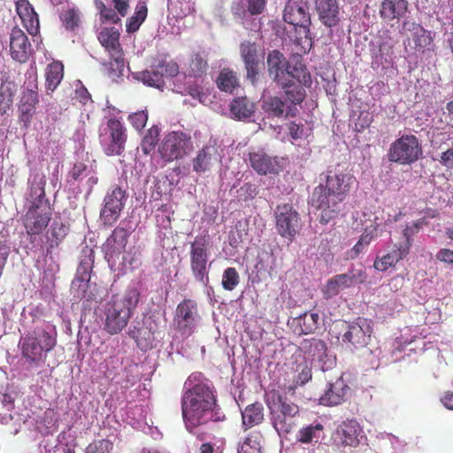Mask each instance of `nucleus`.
<instances>
[{"mask_svg": "<svg viewBox=\"0 0 453 453\" xmlns=\"http://www.w3.org/2000/svg\"><path fill=\"white\" fill-rule=\"evenodd\" d=\"M185 387H188L181 396V414L185 426L189 433L203 441V435L196 434L194 430L214 420L217 399L210 381L203 380V374L200 372L188 376Z\"/></svg>", "mask_w": 453, "mask_h": 453, "instance_id": "obj_1", "label": "nucleus"}, {"mask_svg": "<svg viewBox=\"0 0 453 453\" xmlns=\"http://www.w3.org/2000/svg\"><path fill=\"white\" fill-rule=\"evenodd\" d=\"M356 179L349 173H330L326 185L315 187L311 194V205L321 211L320 223L326 225L336 218L340 204L347 198Z\"/></svg>", "mask_w": 453, "mask_h": 453, "instance_id": "obj_2", "label": "nucleus"}, {"mask_svg": "<svg viewBox=\"0 0 453 453\" xmlns=\"http://www.w3.org/2000/svg\"><path fill=\"white\" fill-rule=\"evenodd\" d=\"M138 302L139 293L134 288L122 296H113L104 306L103 329L110 335L119 334L127 326Z\"/></svg>", "mask_w": 453, "mask_h": 453, "instance_id": "obj_3", "label": "nucleus"}, {"mask_svg": "<svg viewBox=\"0 0 453 453\" xmlns=\"http://www.w3.org/2000/svg\"><path fill=\"white\" fill-rule=\"evenodd\" d=\"M265 402L270 411L273 427L279 434H289L296 425L298 406L277 390H272L265 395Z\"/></svg>", "mask_w": 453, "mask_h": 453, "instance_id": "obj_4", "label": "nucleus"}, {"mask_svg": "<svg viewBox=\"0 0 453 453\" xmlns=\"http://www.w3.org/2000/svg\"><path fill=\"white\" fill-rule=\"evenodd\" d=\"M56 346V333L43 327H37L19 341L22 357L30 365H37Z\"/></svg>", "mask_w": 453, "mask_h": 453, "instance_id": "obj_5", "label": "nucleus"}, {"mask_svg": "<svg viewBox=\"0 0 453 453\" xmlns=\"http://www.w3.org/2000/svg\"><path fill=\"white\" fill-rule=\"evenodd\" d=\"M283 21L296 29V36L293 41L296 44L303 42L311 43V30L309 29L311 25V13L309 12L307 0H288L283 9Z\"/></svg>", "mask_w": 453, "mask_h": 453, "instance_id": "obj_6", "label": "nucleus"}, {"mask_svg": "<svg viewBox=\"0 0 453 453\" xmlns=\"http://www.w3.org/2000/svg\"><path fill=\"white\" fill-rule=\"evenodd\" d=\"M210 236L196 235L189 247V268L195 280L203 285L208 283V258Z\"/></svg>", "mask_w": 453, "mask_h": 453, "instance_id": "obj_7", "label": "nucleus"}, {"mask_svg": "<svg viewBox=\"0 0 453 453\" xmlns=\"http://www.w3.org/2000/svg\"><path fill=\"white\" fill-rule=\"evenodd\" d=\"M420 155L421 146L418 138L415 134H402L390 144L388 160L407 165L418 161Z\"/></svg>", "mask_w": 453, "mask_h": 453, "instance_id": "obj_8", "label": "nucleus"}, {"mask_svg": "<svg viewBox=\"0 0 453 453\" xmlns=\"http://www.w3.org/2000/svg\"><path fill=\"white\" fill-rule=\"evenodd\" d=\"M127 134L124 124L112 118L106 121V127L99 133V142L104 154L109 157L120 156L124 152Z\"/></svg>", "mask_w": 453, "mask_h": 453, "instance_id": "obj_9", "label": "nucleus"}, {"mask_svg": "<svg viewBox=\"0 0 453 453\" xmlns=\"http://www.w3.org/2000/svg\"><path fill=\"white\" fill-rule=\"evenodd\" d=\"M191 150L190 135L180 130L166 134L158 146L160 157L167 163L184 158Z\"/></svg>", "mask_w": 453, "mask_h": 453, "instance_id": "obj_10", "label": "nucleus"}, {"mask_svg": "<svg viewBox=\"0 0 453 453\" xmlns=\"http://www.w3.org/2000/svg\"><path fill=\"white\" fill-rule=\"evenodd\" d=\"M97 39L111 58V60L105 64L109 75H120L124 70V58L119 42V32L114 27L102 28Z\"/></svg>", "mask_w": 453, "mask_h": 453, "instance_id": "obj_11", "label": "nucleus"}, {"mask_svg": "<svg viewBox=\"0 0 453 453\" xmlns=\"http://www.w3.org/2000/svg\"><path fill=\"white\" fill-rule=\"evenodd\" d=\"M275 229L278 234L293 241L302 228L300 214L290 203L276 205L274 211Z\"/></svg>", "mask_w": 453, "mask_h": 453, "instance_id": "obj_12", "label": "nucleus"}, {"mask_svg": "<svg viewBox=\"0 0 453 453\" xmlns=\"http://www.w3.org/2000/svg\"><path fill=\"white\" fill-rule=\"evenodd\" d=\"M199 320L200 316L195 300L184 299L177 305L176 311H174L173 326L180 335L188 338L193 334Z\"/></svg>", "mask_w": 453, "mask_h": 453, "instance_id": "obj_13", "label": "nucleus"}, {"mask_svg": "<svg viewBox=\"0 0 453 453\" xmlns=\"http://www.w3.org/2000/svg\"><path fill=\"white\" fill-rule=\"evenodd\" d=\"M127 193L119 186H112L103 200V207L99 211V219L103 225L112 226L119 219L120 211L124 208Z\"/></svg>", "mask_w": 453, "mask_h": 453, "instance_id": "obj_14", "label": "nucleus"}, {"mask_svg": "<svg viewBox=\"0 0 453 453\" xmlns=\"http://www.w3.org/2000/svg\"><path fill=\"white\" fill-rule=\"evenodd\" d=\"M50 205L28 206L22 216L23 227L28 236H36L43 233L51 220Z\"/></svg>", "mask_w": 453, "mask_h": 453, "instance_id": "obj_15", "label": "nucleus"}, {"mask_svg": "<svg viewBox=\"0 0 453 453\" xmlns=\"http://www.w3.org/2000/svg\"><path fill=\"white\" fill-rule=\"evenodd\" d=\"M37 88L36 77L30 75L28 81H26V88L23 89L18 104L19 119L25 127H27L33 119L38 104Z\"/></svg>", "mask_w": 453, "mask_h": 453, "instance_id": "obj_16", "label": "nucleus"}, {"mask_svg": "<svg viewBox=\"0 0 453 453\" xmlns=\"http://www.w3.org/2000/svg\"><path fill=\"white\" fill-rule=\"evenodd\" d=\"M372 333V322L365 318H358L357 321L347 326V331L342 334V342L355 349H362L369 342Z\"/></svg>", "mask_w": 453, "mask_h": 453, "instance_id": "obj_17", "label": "nucleus"}, {"mask_svg": "<svg viewBox=\"0 0 453 453\" xmlns=\"http://www.w3.org/2000/svg\"><path fill=\"white\" fill-rule=\"evenodd\" d=\"M8 46L12 59L21 64L29 59L31 51H33L27 35L17 26H14L9 33Z\"/></svg>", "mask_w": 453, "mask_h": 453, "instance_id": "obj_18", "label": "nucleus"}, {"mask_svg": "<svg viewBox=\"0 0 453 453\" xmlns=\"http://www.w3.org/2000/svg\"><path fill=\"white\" fill-rule=\"evenodd\" d=\"M249 160L250 167L260 175L278 174L282 169L280 159L267 155L264 150L250 152Z\"/></svg>", "mask_w": 453, "mask_h": 453, "instance_id": "obj_19", "label": "nucleus"}, {"mask_svg": "<svg viewBox=\"0 0 453 453\" xmlns=\"http://www.w3.org/2000/svg\"><path fill=\"white\" fill-rule=\"evenodd\" d=\"M241 56L245 65L246 79L255 84L260 72L261 58L257 53V44L250 42H243L241 44Z\"/></svg>", "mask_w": 453, "mask_h": 453, "instance_id": "obj_20", "label": "nucleus"}, {"mask_svg": "<svg viewBox=\"0 0 453 453\" xmlns=\"http://www.w3.org/2000/svg\"><path fill=\"white\" fill-rule=\"evenodd\" d=\"M261 109L273 118L295 117L297 114L296 105L276 96H265L261 99Z\"/></svg>", "mask_w": 453, "mask_h": 453, "instance_id": "obj_21", "label": "nucleus"}, {"mask_svg": "<svg viewBox=\"0 0 453 453\" xmlns=\"http://www.w3.org/2000/svg\"><path fill=\"white\" fill-rule=\"evenodd\" d=\"M362 426L355 419H347L337 426L335 441L342 447L357 448L359 444V436Z\"/></svg>", "mask_w": 453, "mask_h": 453, "instance_id": "obj_22", "label": "nucleus"}, {"mask_svg": "<svg viewBox=\"0 0 453 453\" xmlns=\"http://www.w3.org/2000/svg\"><path fill=\"white\" fill-rule=\"evenodd\" d=\"M15 10L28 35L32 36L39 35L40 20L33 5L27 0H19L15 3Z\"/></svg>", "mask_w": 453, "mask_h": 453, "instance_id": "obj_23", "label": "nucleus"}, {"mask_svg": "<svg viewBox=\"0 0 453 453\" xmlns=\"http://www.w3.org/2000/svg\"><path fill=\"white\" fill-rule=\"evenodd\" d=\"M153 321L151 318L143 321L142 326H131L127 335L134 342H136L138 348L142 349L151 348L152 342L155 340L156 328L152 326Z\"/></svg>", "mask_w": 453, "mask_h": 453, "instance_id": "obj_24", "label": "nucleus"}, {"mask_svg": "<svg viewBox=\"0 0 453 453\" xmlns=\"http://www.w3.org/2000/svg\"><path fill=\"white\" fill-rule=\"evenodd\" d=\"M45 176L41 173L33 175L32 180H28V195H27V203L28 206H50L48 198L45 197Z\"/></svg>", "mask_w": 453, "mask_h": 453, "instance_id": "obj_25", "label": "nucleus"}, {"mask_svg": "<svg viewBox=\"0 0 453 453\" xmlns=\"http://www.w3.org/2000/svg\"><path fill=\"white\" fill-rule=\"evenodd\" d=\"M319 19L325 27H334L340 22V7L337 0H315Z\"/></svg>", "mask_w": 453, "mask_h": 453, "instance_id": "obj_26", "label": "nucleus"}, {"mask_svg": "<svg viewBox=\"0 0 453 453\" xmlns=\"http://www.w3.org/2000/svg\"><path fill=\"white\" fill-rule=\"evenodd\" d=\"M267 72L272 81L275 83L284 81L282 74L293 61H288L283 54L278 50H271L266 58Z\"/></svg>", "mask_w": 453, "mask_h": 453, "instance_id": "obj_27", "label": "nucleus"}, {"mask_svg": "<svg viewBox=\"0 0 453 453\" xmlns=\"http://www.w3.org/2000/svg\"><path fill=\"white\" fill-rule=\"evenodd\" d=\"M349 388L342 378L329 383L327 390L320 396V403L325 406H337L345 400Z\"/></svg>", "mask_w": 453, "mask_h": 453, "instance_id": "obj_28", "label": "nucleus"}, {"mask_svg": "<svg viewBox=\"0 0 453 453\" xmlns=\"http://www.w3.org/2000/svg\"><path fill=\"white\" fill-rule=\"evenodd\" d=\"M407 0H382L380 5V17L386 21L400 19L408 11Z\"/></svg>", "mask_w": 453, "mask_h": 453, "instance_id": "obj_29", "label": "nucleus"}, {"mask_svg": "<svg viewBox=\"0 0 453 453\" xmlns=\"http://www.w3.org/2000/svg\"><path fill=\"white\" fill-rule=\"evenodd\" d=\"M282 76L283 80L287 82H294V81H296V84H302L303 86H310L311 83V73L300 59L294 60L293 63L287 67Z\"/></svg>", "mask_w": 453, "mask_h": 453, "instance_id": "obj_30", "label": "nucleus"}, {"mask_svg": "<svg viewBox=\"0 0 453 453\" xmlns=\"http://www.w3.org/2000/svg\"><path fill=\"white\" fill-rule=\"evenodd\" d=\"M131 234V230L125 227H115L112 234L106 239V248L111 253L121 254L127 245V239Z\"/></svg>", "mask_w": 453, "mask_h": 453, "instance_id": "obj_31", "label": "nucleus"}, {"mask_svg": "<svg viewBox=\"0 0 453 453\" xmlns=\"http://www.w3.org/2000/svg\"><path fill=\"white\" fill-rule=\"evenodd\" d=\"M242 427L245 430L252 428L265 419L264 406L259 402L253 403L242 411Z\"/></svg>", "mask_w": 453, "mask_h": 453, "instance_id": "obj_32", "label": "nucleus"}, {"mask_svg": "<svg viewBox=\"0 0 453 453\" xmlns=\"http://www.w3.org/2000/svg\"><path fill=\"white\" fill-rule=\"evenodd\" d=\"M277 84L283 90V94H285L284 101L292 104L296 106L300 105L305 97V90L303 88V85L296 82H287L282 81L280 83Z\"/></svg>", "mask_w": 453, "mask_h": 453, "instance_id": "obj_33", "label": "nucleus"}, {"mask_svg": "<svg viewBox=\"0 0 453 453\" xmlns=\"http://www.w3.org/2000/svg\"><path fill=\"white\" fill-rule=\"evenodd\" d=\"M207 67V59L203 54L201 52L193 53L189 56L185 75L195 79H200L206 73Z\"/></svg>", "mask_w": 453, "mask_h": 453, "instance_id": "obj_34", "label": "nucleus"}, {"mask_svg": "<svg viewBox=\"0 0 453 453\" xmlns=\"http://www.w3.org/2000/svg\"><path fill=\"white\" fill-rule=\"evenodd\" d=\"M216 84L221 92L233 94L239 88V79L235 72L229 68H223L217 76Z\"/></svg>", "mask_w": 453, "mask_h": 453, "instance_id": "obj_35", "label": "nucleus"}, {"mask_svg": "<svg viewBox=\"0 0 453 453\" xmlns=\"http://www.w3.org/2000/svg\"><path fill=\"white\" fill-rule=\"evenodd\" d=\"M215 149L211 146H204L195 158L192 159V169L196 173H203L210 170Z\"/></svg>", "mask_w": 453, "mask_h": 453, "instance_id": "obj_36", "label": "nucleus"}, {"mask_svg": "<svg viewBox=\"0 0 453 453\" xmlns=\"http://www.w3.org/2000/svg\"><path fill=\"white\" fill-rule=\"evenodd\" d=\"M300 349L304 354L309 355L311 358L322 361L326 354V342L318 339H306L301 342Z\"/></svg>", "mask_w": 453, "mask_h": 453, "instance_id": "obj_37", "label": "nucleus"}, {"mask_svg": "<svg viewBox=\"0 0 453 453\" xmlns=\"http://www.w3.org/2000/svg\"><path fill=\"white\" fill-rule=\"evenodd\" d=\"M254 104L246 96L235 97L230 105L231 114L238 119L250 118L254 114Z\"/></svg>", "mask_w": 453, "mask_h": 453, "instance_id": "obj_38", "label": "nucleus"}, {"mask_svg": "<svg viewBox=\"0 0 453 453\" xmlns=\"http://www.w3.org/2000/svg\"><path fill=\"white\" fill-rule=\"evenodd\" d=\"M411 27L412 41H414L415 49L418 51H424V50L428 49L434 41L431 32L425 29L419 24L411 23Z\"/></svg>", "mask_w": 453, "mask_h": 453, "instance_id": "obj_39", "label": "nucleus"}, {"mask_svg": "<svg viewBox=\"0 0 453 453\" xmlns=\"http://www.w3.org/2000/svg\"><path fill=\"white\" fill-rule=\"evenodd\" d=\"M63 79V64L59 61H53L48 65L46 70V88L54 91Z\"/></svg>", "mask_w": 453, "mask_h": 453, "instance_id": "obj_40", "label": "nucleus"}, {"mask_svg": "<svg viewBox=\"0 0 453 453\" xmlns=\"http://www.w3.org/2000/svg\"><path fill=\"white\" fill-rule=\"evenodd\" d=\"M351 286L354 285L347 281L345 278L335 275L326 282L324 288H322V295H324L325 299H332L340 294V291Z\"/></svg>", "mask_w": 453, "mask_h": 453, "instance_id": "obj_41", "label": "nucleus"}, {"mask_svg": "<svg viewBox=\"0 0 453 453\" xmlns=\"http://www.w3.org/2000/svg\"><path fill=\"white\" fill-rule=\"evenodd\" d=\"M147 16L148 7H146L145 2H138L134 15L127 20V32L129 34L137 32L141 25L145 21Z\"/></svg>", "mask_w": 453, "mask_h": 453, "instance_id": "obj_42", "label": "nucleus"}, {"mask_svg": "<svg viewBox=\"0 0 453 453\" xmlns=\"http://www.w3.org/2000/svg\"><path fill=\"white\" fill-rule=\"evenodd\" d=\"M159 134L160 129L157 125L152 126L147 130L141 142V150L144 155H150L155 150L157 142L159 141Z\"/></svg>", "mask_w": 453, "mask_h": 453, "instance_id": "obj_43", "label": "nucleus"}, {"mask_svg": "<svg viewBox=\"0 0 453 453\" xmlns=\"http://www.w3.org/2000/svg\"><path fill=\"white\" fill-rule=\"evenodd\" d=\"M69 228L62 221L55 220L50 227V235L48 236V242H50V248L55 249L65 240L67 230Z\"/></svg>", "mask_w": 453, "mask_h": 453, "instance_id": "obj_44", "label": "nucleus"}, {"mask_svg": "<svg viewBox=\"0 0 453 453\" xmlns=\"http://www.w3.org/2000/svg\"><path fill=\"white\" fill-rule=\"evenodd\" d=\"M164 77L165 76L159 73V70L155 69H152L151 71L145 70L144 72L138 73V79H140L142 83L156 88H161L164 87Z\"/></svg>", "mask_w": 453, "mask_h": 453, "instance_id": "obj_45", "label": "nucleus"}, {"mask_svg": "<svg viewBox=\"0 0 453 453\" xmlns=\"http://www.w3.org/2000/svg\"><path fill=\"white\" fill-rule=\"evenodd\" d=\"M96 8H97L99 12V17H101V21L103 23L109 21L111 24H118L120 21L119 14L117 12L116 9H112L102 1H96Z\"/></svg>", "mask_w": 453, "mask_h": 453, "instance_id": "obj_46", "label": "nucleus"}, {"mask_svg": "<svg viewBox=\"0 0 453 453\" xmlns=\"http://www.w3.org/2000/svg\"><path fill=\"white\" fill-rule=\"evenodd\" d=\"M154 68V70H159V73L166 78L176 77L179 73V65L173 59L163 58L155 64Z\"/></svg>", "mask_w": 453, "mask_h": 453, "instance_id": "obj_47", "label": "nucleus"}, {"mask_svg": "<svg viewBox=\"0 0 453 453\" xmlns=\"http://www.w3.org/2000/svg\"><path fill=\"white\" fill-rule=\"evenodd\" d=\"M13 99V86L12 84L0 87V114H7L12 108Z\"/></svg>", "mask_w": 453, "mask_h": 453, "instance_id": "obj_48", "label": "nucleus"}, {"mask_svg": "<svg viewBox=\"0 0 453 453\" xmlns=\"http://www.w3.org/2000/svg\"><path fill=\"white\" fill-rule=\"evenodd\" d=\"M60 19L66 30L73 32L80 26V12L75 9L70 8L63 12Z\"/></svg>", "mask_w": 453, "mask_h": 453, "instance_id": "obj_49", "label": "nucleus"}, {"mask_svg": "<svg viewBox=\"0 0 453 453\" xmlns=\"http://www.w3.org/2000/svg\"><path fill=\"white\" fill-rule=\"evenodd\" d=\"M240 276L238 271L234 267L225 269L223 273V280H221V286L226 291H234L239 285Z\"/></svg>", "mask_w": 453, "mask_h": 453, "instance_id": "obj_50", "label": "nucleus"}, {"mask_svg": "<svg viewBox=\"0 0 453 453\" xmlns=\"http://www.w3.org/2000/svg\"><path fill=\"white\" fill-rule=\"evenodd\" d=\"M238 453H261L260 434L246 437L239 448Z\"/></svg>", "mask_w": 453, "mask_h": 453, "instance_id": "obj_51", "label": "nucleus"}, {"mask_svg": "<svg viewBox=\"0 0 453 453\" xmlns=\"http://www.w3.org/2000/svg\"><path fill=\"white\" fill-rule=\"evenodd\" d=\"M113 449V443L110 440H95L86 448V453H111Z\"/></svg>", "mask_w": 453, "mask_h": 453, "instance_id": "obj_52", "label": "nucleus"}, {"mask_svg": "<svg viewBox=\"0 0 453 453\" xmlns=\"http://www.w3.org/2000/svg\"><path fill=\"white\" fill-rule=\"evenodd\" d=\"M336 275L340 278H346V280L353 284V286L365 283L367 278L365 271L354 268L349 269V271L343 274Z\"/></svg>", "mask_w": 453, "mask_h": 453, "instance_id": "obj_53", "label": "nucleus"}, {"mask_svg": "<svg viewBox=\"0 0 453 453\" xmlns=\"http://www.w3.org/2000/svg\"><path fill=\"white\" fill-rule=\"evenodd\" d=\"M399 261H401L400 258L385 254L381 257H376L375 261H373V268L379 272H385L388 268L395 266Z\"/></svg>", "mask_w": 453, "mask_h": 453, "instance_id": "obj_54", "label": "nucleus"}, {"mask_svg": "<svg viewBox=\"0 0 453 453\" xmlns=\"http://www.w3.org/2000/svg\"><path fill=\"white\" fill-rule=\"evenodd\" d=\"M148 119V111L145 110L138 111L127 117L130 125L138 132H141L145 127Z\"/></svg>", "mask_w": 453, "mask_h": 453, "instance_id": "obj_55", "label": "nucleus"}, {"mask_svg": "<svg viewBox=\"0 0 453 453\" xmlns=\"http://www.w3.org/2000/svg\"><path fill=\"white\" fill-rule=\"evenodd\" d=\"M411 241H403L394 245V249L388 252V255L394 256L401 260H403L410 253L411 249Z\"/></svg>", "mask_w": 453, "mask_h": 453, "instance_id": "obj_56", "label": "nucleus"}, {"mask_svg": "<svg viewBox=\"0 0 453 453\" xmlns=\"http://www.w3.org/2000/svg\"><path fill=\"white\" fill-rule=\"evenodd\" d=\"M267 0H247V12L250 16H259L264 13Z\"/></svg>", "mask_w": 453, "mask_h": 453, "instance_id": "obj_57", "label": "nucleus"}, {"mask_svg": "<svg viewBox=\"0 0 453 453\" xmlns=\"http://www.w3.org/2000/svg\"><path fill=\"white\" fill-rule=\"evenodd\" d=\"M317 430H322L321 424H318L316 426H310L300 429L299 432V441L303 443H309L312 441V438L315 436V432Z\"/></svg>", "mask_w": 453, "mask_h": 453, "instance_id": "obj_58", "label": "nucleus"}, {"mask_svg": "<svg viewBox=\"0 0 453 453\" xmlns=\"http://www.w3.org/2000/svg\"><path fill=\"white\" fill-rule=\"evenodd\" d=\"M297 323H299L300 334L304 335L314 333L319 326L318 322L310 319L303 318L301 316L297 318Z\"/></svg>", "mask_w": 453, "mask_h": 453, "instance_id": "obj_59", "label": "nucleus"}, {"mask_svg": "<svg viewBox=\"0 0 453 453\" xmlns=\"http://www.w3.org/2000/svg\"><path fill=\"white\" fill-rule=\"evenodd\" d=\"M287 129H288L290 138L294 141L302 139L304 136V127L302 123L297 124L295 121H290L287 124Z\"/></svg>", "mask_w": 453, "mask_h": 453, "instance_id": "obj_60", "label": "nucleus"}, {"mask_svg": "<svg viewBox=\"0 0 453 453\" xmlns=\"http://www.w3.org/2000/svg\"><path fill=\"white\" fill-rule=\"evenodd\" d=\"M91 272L90 259L81 260L79 267H77V274L80 275L81 280H89Z\"/></svg>", "mask_w": 453, "mask_h": 453, "instance_id": "obj_61", "label": "nucleus"}, {"mask_svg": "<svg viewBox=\"0 0 453 453\" xmlns=\"http://www.w3.org/2000/svg\"><path fill=\"white\" fill-rule=\"evenodd\" d=\"M423 225L424 219H419L413 223L412 226H406L403 230L404 241H411V237L418 234V231Z\"/></svg>", "mask_w": 453, "mask_h": 453, "instance_id": "obj_62", "label": "nucleus"}, {"mask_svg": "<svg viewBox=\"0 0 453 453\" xmlns=\"http://www.w3.org/2000/svg\"><path fill=\"white\" fill-rule=\"evenodd\" d=\"M440 163L448 169H453V147L441 152Z\"/></svg>", "mask_w": 453, "mask_h": 453, "instance_id": "obj_63", "label": "nucleus"}, {"mask_svg": "<svg viewBox=\"0 0 453 453\" xmlns=\"http://www.w3.org/2000/svg\"><path fill=\"white\" fill-rule=\"evenodd\" d=\"M436 258L445 264L453 265V250L449 249H441L436 254Z\"/></svg>", "mask_w": 453, "mask_h": 453, "instance_id": "obj_64", "label": "nucleus"}]
</instances>
